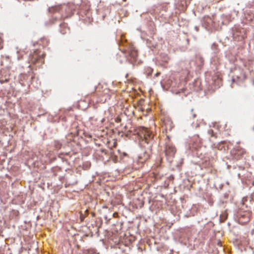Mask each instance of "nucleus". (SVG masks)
Masks as SVG:
<instances>
[{
    "label": "nucleus",
    "mask_w": 254,
    "mask_h": 254,
    "mask_svg": "<svg viewBox=\"0 0 254 254\" xmlns=\"http://www.w3.org/2000/svg\"><path fill=\"white\" fill-rule=\"evenodd\" d=\"M165 152L167 159L171 162L176 153V149L169 141L166 143Z\"/></svg>",
    "instance_id": "20e7f679"
},
{
    "label": "nucleus",
    "mask_w": 254,
    "mask_h": 254,
    "mask_svg": "<svg viewBox=\"0 0 254 254\" xmlns=\"http://www.w3.org/2000/svg\"><path fill=\"white\" fill-rule=\"evenodd\" d=\"M198 127V124H197V125H196V126H195V127Z\"/></svg>",
    "instance_id": "f3484780"
},
{
    "label": "nucleus",
    "mask_w": 254,
    "mask_h": 254,
    "mask_svg": "<svg viewBox=\"0 0 254 254\" xmlns=\"http://www.w3.org/2000/svg\"><path fill=\"white\" fill-rule=\"evenodd\" d=\"M160 72H157L156 74V76H158L159 75H160Z\"/></svg>",
    "instance_id": "4468645a"
},
{
    "label": "nucleus",
    "mask_w": 254,
    "mask_h": 254,
    "mask_svg": "<svg viewBox=\"0 0 254 254\" xmlns=\"http://www.w3.org/2000/svg\"><path fill=\"white\" fill-rule=\"evenodd\" d=\"M193 109H192V110H191V111L190 115H191V116L193 118H195V117H196V115L195 114H194V113H193Z\"/></svg>",
    "instance_id": "f8f14e48"
},
{
    "label": "nucleus",
    "mask_w": 254,
    "mask_h": 254,
    "mask_svg": "<svg viewBox=\"0 0 254 254\" xmlns=\"http://www.w3.org/2000/svg\"><path fill=\"white\" fill-rule=\"evenodd\" d=\"M137 133L140 137L142 138L140 142V145L145 148L142 150V152L138 156L139 161L144 162L149 159L151 154V145H148V144L153 139V135L148 128L142 127L138 128Z\"/></svg>",
    "instance_id": "f257e3e1"
},
{
    "label": "nucleus",
    "mask_w": 254,
    "mask_h": 254,
    "mask_svg": "<svg viewBox=\"0 0 254 254\" xmlns=\"http://www.w3.org/2000/svg\"><path fill=\"white\" fill-rule=\"evenodd\" d=\"M60 32L62 34H65L69 32V28L67 27V24L63 23L61 24Z\"/></svg>",
    "instance_id": "0eeeda50"
},
{
    "label": "nucleus",
    "mask_w": 254,
    "mask_h": 254,
    "mask_svg": "<svg viewBox=\"0 0 254 254\" xmlns=\"http://www.w3.org/2000/svg\"><path fill=\"white\" fill-rule=\"evenodd\" d=\"M246 29L240 27H236L233 31V37L236 41H240L244 40L247 37Z\"/></svg>",
    "instance_id": "39448f33"
},
{
    "label": "nucleus",
    "mask_w": 254,
    "mask_h": 254,
    "mask_svg": "<svg viewBox=\"0 0 254 254\" xmlns=\"http://www.w3.org/2000/svg\"><path fill=\"white\" fill-rule=\"evenodd\" d=\"M49 43V40L45 38H41L38 41V44L43 47H46L48 45Z\"/></svg>",
    "instance_id": "6e6552de"
},
{
    "label": "nucleus",
    "mask_w": 254,
    "mask_h": 254,
    "mask_svg": "<svg viewBox=\"0 0 254 254\" xmlns=\"http://www.w3.org/2000/svg\"><path fill=\"white\" fill-rule=\"evenodd\" d=\"M44 57L45 54L44 53H41L40 51L36 50L30 55V62L33 64H42L44 62Z\"/></svg>",
    "instance_id": "7ed1b4c3"
},
{
    "label": "nucleus",
    "mask_w": 254,
    "mask_h": 254,
    "mask_svg": "<svg viewBox=\"0 0 254 254\" xmlns=\"http://www.w3.org/2000/svg\"><path fill=\"white\" fill-rule=\"evenodd\" d=\"M61 7L60 6H55L50 7L49 9V12L51 13H54L56 12H59L61 10Z\"/></svg>",
    "instance_id": "1a4fd4ad"
},
{
    "label": "nucleus",
    "mask_w": 254,
    "mask_h": 254,
    "mask_svg": "<svg viewBox=\"0 0 254 254\" xmlns=\"http://www.w3.org/2000/svg\"><path fill=\"white\" fill-rule=\"evenodd\" d=\"M217 148L219 150H221V151L224 150L225 151L226 150L225 146V142L222 141V142H221L220 143H219V144H218L217 145Z\"/></svg>",
    "instance_id": "9d476101"
},
{
    "label": "nucleus",
    "mask_w": 254,
    "mask_h": 254,
    "mask_svg": "<svg viewBox=\"0 0 254 254\" xmlns=\"http://www.w3.org/2000/svg\"><path fill=\"white\" fill-rule=\"evenodd\" d=\"M96 92L97 95H98V96L101 95V94H99L98 93V91H97V89H96Z\"/></svg>",
    "instance_id": "2eb2a0df"
},
{
    "label": "nucleus",
    "mask_w": 254,
    "mask_h": 254,
    "mask_svg": "<svg viewBox=\"0 0 254 254\" xmlns=\"http://www.w3.org/2000/svg\"><path fill=\"white\" fill-rule=\"evenodd\" d=\"M245 153V149L239 146L234 147L231 151L232 157L237 160L240 159Z\"/></svg>",
    "instance_id": "423d86ee"
},
{
    "label": "nucleus",
    "mask_w": 254,
    "mask_h": 254,
    "mask_svg": "<svg viewBox=\"0 0 254 254\" xmlns=\"http://www.w3.org/2000/svg\"><path fill=\"white\" fill-rule=\"evenodd\" d=\"M3 40L1 37L0 36V50L3 48Z\"/></svg>",
    "instance_id": "9b49d317"
},
{
    "label": "nucleus",
    "mask_w": 254,
    "mask_h": 254,
    "mask_svg": "<svg viewBox=\"0 0 254 254\" xmlns=\"http://www.w3.org/2000/svg\"><path fill=\"white\" fill-rule=\"evenodd\" d=\"M208 132L211 136H213V131L212 129L209 130Z\"/></svg>",
    "instance_id": "ddd939ff"
},
{
    "label": "nucleus",
    "mask_w": 254,
    "mask_h": 254,
    "mask_svg": "<svg viewBox=\"0 0 254 254\" xmlns=\"http://www.w3.org/2000/svg\"><path fill=\"white\" fill-rule=\"evenodd\" d=\"M125 52L127 60L130 63L133 64L136 62L138 53L132 45H128V47L125 50Z\"/></svg>",
    "instance_id": "f03ea898"
},
{
    "label": "nucleus",
    "mask_w": 254,
    "mask_h": 254,
    "mask_svg": "<svg viewBox=\"0 0 254 254\" xmlns=\"http://www.w3.org/2000/svg\"><path fill=\"white\" fill-rule=\"evenodd\" d=\"M127 77H128V74H127L126 75V78H127Z\"/></svg>",
    "instance_id": "dca6fc26"
}]
</instances>
